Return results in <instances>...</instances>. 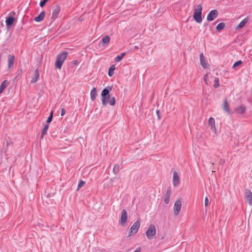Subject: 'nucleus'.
<instances>
[{"instance_id": "obj_24", "label": "nucleus", "mask_w": 252, "mask_h": 252, "mask_svg": "<svg viewBox=\"0 0 252 252\" xmlns=\"http://www.w3.org/2000/svg\"><path fill=\"white\" fill-rule=\"evenodd\" d=\"M110 37L108 35H106L101 39V42L103 45L107 44L110 42Z\"/></svg>"}, {"instance_id": "obj_34", "label": "nucleus", "mask_w": 252, "mask_h": 252, "mask_svg": "<svg viewBox=\"0 0 252 252\" xmlns=\"http://www.w3.org/2000/svg\"><path fill=\"white\" fill-rule=\"evenodd\" d=\"M85 184V182L83 181H80L77 187V190L79 189L80 188H81Z\"/></svg>"}, {"instance_id": "obj_47", "label": "nucleus", "mask_w": 252, "mask_h": 252, "mask_svg": "<svg viewBox=\"0 0 252 252\" xmlns=\"http://www.w3.org/2000/svg\"><path fill=\"white\" fill-rule=\"evenodd\" d=\"M47 196H48V197H49V194H48Z\"/></svg>"}, {"instance_id": "obj_29", "label": "nucleus", "mask_w": 252, "mask_h": 252, "mask_svg": "<svg viewBox=\"0 0 252 252\" xmlns=\"http://www.w3.org/2000/svg\"><path fill=\"white\" fill-rule=\"evenodd\" d=\"M225 27V24L224 23H219L216 27V29L218 31H220L223 30Z\"/></svg>"}, {"instance_id": "obj_2", "label": "nucleus", "mask_w": 252, "mask_h": 252, "mask_svg": "<svg viewBox=\"0 0 252 252\" xmlns=\"http://www.w3.org/2000/svg\"><path fill=\"white\" fill-rule=\"evenodd\" d=\"M68 55V52L63 51L58 55L55 62V66L58 69H61L62 65Z\"/></svg>"}, {"instance_id": "obj_28", "label": "nucleus", "mask_w": 252, "mask_h": 252, "mask_svg": "<svg viewBox=\"0 0 252 252\" xmlns=\"http://www.w3.org/2000/svg\"><path fill=\"white\" fill-rule=\"evenodd\" d=\"M115 69V65H112L109 68L108 70V74L109 76L111 77L114 74V71Z\"/></svg>"}, {"instance_id": "obj_30", "label": "nucleus", "mask_w": 252, "mask_h": 252, "mask_svg": "<svg viewBox=\"0 0 252 252\" xmlns=\"http://www.w3.org/2000/svg\"><path fill=\"white\" fill-rule=\"evenodd\" d=\"M53 111H52L50 113V114L49 116L48 117L47 121H46V124L49 125V124L52 122L53 119Z\"/></svg>"}, {"instance_id": "obj_43", "label": "nucleus", "mask_w": 252, "mask_h": 252, "mask_svg": "<svg viewBox=\"0 0 252 252\" xmlns=\"http://www.w3.org/2000/svg\"><path fill=\"white\" fill-rule=\"evenodd\" d=\"M134 49H139V47H138V46H135L134 47Z\"/></svg>"}, {"instance_id": "obj_37", "label": "nucleus", "mask_w": 252, "mask_h": 252, "mask_svg": "<svg viewBox=\"0 0 252 252\" xmlns=\"http://www.w3.org/2000/svg\"><path fill=\"white\" fill-rule=\"evenodd\" d=\"M156 113H157V116H158V120H160V118H161V117H160V112H159V110H157L156 111Z\"/></svg>"}, {"instance_id": "obj_11", "label": "nucleus", "mask_w": 252, "mask_h": 252, "mask_svg": "<svg viewBox=\"0 0 252 252\" xmlns=\"http://www.w3.org/2000/svg\"><path fill=\"white\" fill-rule=\"evenodd\" d=\"M200 62L201 66L204 68H208L209 67V64L205 60V58L203 53H201L199 55Z\"/></svg>"}, {"instance_id": "obj_40", "label": "nucleus", "mask_w": 252, "mask_h": 252, "mask_svg": "<svg viewBox=\"0 0 252 252\" xmlns=\"http://www.w3.org/2000/svg\"><path fill=\"white\" fill-rule=\"evenodd\" d=\"M6 147H8V145L11 143V140L9 139V140L6 139Z\"/></svg>"}, {"instance_id": "obj_4", "label": "nucleus", "mask_w": 252, "mask_h": 252, "mask_svg": "<svg viewBox=\"0 0 252 252\" xmlns=\"http://www.w3.org/2000/svg\"><path fill=\"white\" fill-rule=\"evenodd\" d=\"M156 234V228L155 225L150 224L146 231V235L149 239H152Z\"/></svg>"}, {"instance_id": "obj_25", "label": "nucleus", "mask_w": 252, "mask_h": 252, "mask_svg": "<svg viewBox=\"0 0 252 252\" xmlns=\"http://www.w3.org/2000/svg\"><path fill=\"white\" fill-rule=\"evenodd\" d=\"M126 53L124 52V53H121L120 55L117 56L115 58V62L118 63V62H120V61H121V60L124 57V56L126 55Z\"/></svg>"}, {"instance_id": "obj_3", "label": "nucleus", "mask_w": 252, "mask_h": 252, "mask_svg": "<svg viewBox=\"0 0 252 252\" xmlns=\"http://www.w3.org/2000/svg\"><path fill=\"white\" fill-rule=\"evenodd\" d=\"M202 7L201 4L197 5L196 8L194 10V14L193 15L194 20L197 23H200L202 22Z\"/></svg>"}, {"instance_id": "obj_14", "label": "nucleus", "mask_w": 252, "mask_h": 252, "mask_svg": "<svg viewBox=\"0 0 252 252\" xmlns=\"http://www.w3.org/2000/svg\"><path fill=\"white\" fill-rule=\"evenodd\" d=\"M15 58L13 54H9L8 56V68H10L11 66L13 65L14 62L15 61Z\"/></svg>"}, {"instance_id": "obj_17", "label": "nucleus", "mask_w": 252, "mask_h": 252, "mask_svg": "<svg viewBox=\"0 0 252 252\" xmlns=\"http://www.w3.org/2000/svg\"><path fill=\"white\" fill-rule=\"evenodd\" d=\"M45 15V12L44 11H42L37 16L34 18L35 22H40L42 21Z\"/></svg>"}, {"instance_id": "obj_38", "label": "nucleus", "mask_w": 252, "mask_h": 252, "mask_svg": "<svg viewBox=\"0 0 252 252\" xmlns=\"http://www.w3.org/2000/svg\"><path fill=\"white\" fill-rule=\"evenodd\" d=\"M22 71V70L21 69L20 70V71H19L18 70L17 71V72H16L17 75H16V77H15V79H16V78L18 77L19 75L21 73Z\"/></svg>"}, {"instance_id": "obj_44", "label": "nucleus", "mask_w": 252, "mask_h": 252, "mask_svg": "<svg viewBox=\"0 0 252 252\" xmlns=\"http://www.w3.org/2000/svg\"><path fill=\"white\" fill-rule=\"evenodd\" d=\"M224 161L222 160L221 159L220 160V163L222 164Z\"/></svg>"}, {"instance_id": "obj_9", "label": "nucleus", "mask_w": 252, "mask_h": 252, "mask_svg": "<svg viewBox=\"0 0 252 252\" xmlns=\"http://www.w3.org/2000/svg\"><path fill=\"white\" fill-rule=\"evenodd\" d=\"M218 16V11L217 10L214 9L211 10L207 17L208 21H213Z\"/></svg>"}, {"instance_id": "obj_27", "label": "nucleus", "mask_w": 252, "mask_h": 252, "mask_svg": "<svg viewBox=\"0 0 252 252\" xmlns=\"http://www.w3.org/2000/svg\"><path fill=\"white\" fill-rule=\"evenodd\" d=\"M120 171V165L116 164L113 169V172L115 175H116Z\"/></svg>"}, {"instance_id": "obj_35", "label": "nucleus", "mask_w": 252, "mask_h": 252, "mask_svg": "<svg viewBox=\"0 0 252 252\" xmlns=\"http://www.w3.org/2000/svg\"><path fill=\"white\" fill-rule=\"evenodd\" d=\"M48 1V0H41L39 3V5L41 7H43L45 5L46 3Z\"/></svg>"}, {"instance_id": "obj_15", "label": "nucleus", "mask_w": 252, "mask_h": 252, "mask_svg": "<svg viewBox=\"0 0 252 252\" xmlns=\"http://www.w3.org/2000/svg\"><path fill=\"white\" fill-rule=\"evenodd\" d=\"M245 197L248 200L250 204H252V193L250 190L247 189L246 190Z\"/></svg>"}, {"instance_id": "obj_33", "label": "nucleus", "mask_w": 252, "mask_h": 252, "mask_svg": "<svg viewBox=\"0 0 252 252\" xmlns=\"http://www.w3.org/2000/svg\"><path fill=\"white\" fill-rule=\"evenodd\" d=\"M242 63V62L241 60L236 61L233 65L232 67L233 68L238 66Z\"/></svg>"}, {"instance_id": "obj_21", "label": "nucleus", "mask_w": 252, "mask_h": 252, "mask_svg": "<svg viewBox=\"0 0 252 252\" xmlns=\"http://www.w3.org/2000/svg\"><path fill=\"white\" fill-rule=\"evenodd\" d=\"M97 95V91L96 88H93L90 93L91 99L92 101H94Z\"/></svg>"}, {"instance_id": "obj_45", "label": "nucleus", "mask_w": 252, "mask_h": 252, "mask_svg": "<svg viewBox=\"0 0 252 252\" xmlns=\"http://www.w3.org/2000/svg\"><path fill=\"white\" fill-rule=\"evenodd\" d=\"M207 25H208V23H204V27L207 26Z\"/></svg>"}, {"instance_id": "obj_19", "label": "nucleus", "mask_w": 252, "mask_h": 252, "mask_svg": "<svg viewBox=\"0 0 252 252\" xmlns=\"http://www.w3.org/2000/svg\"><path fill=\"white\" fill-rule=\"evenodd\" d=\"M246 110V107L242 105L240 106L236 107L235 109V111L237 114H242L245 112Z\"/></svg>"}, {"instance_id": "obj_12", "label": "nucleus", "mask_w": 252, "mask_h": 252, "mask_svg": "<svg viewBox=\"0 0 252 252\" xmlns=\"http://www.w3.org/2000/svg\"><path fill=\"white\" fill-rule=\"evenodd\" d=\"M172 193L170 187H169L166 192L164 196V202L165 204H168L170 201V197Z\"/></svg>"}, {"instance_id": "obj_7", "label": "nucleus", "mask_w": 252, "mask_h": 252, "mask_svg": "<svg viewBox=\"0 0 252 252\" xmlns=\"http://www.w3.org/2000/svg\"><path fill=\"white\" fill-rule=\"evenodd\" d=\"M182 204L181 199H179L175 201L173 209L175 215L177 216L179 215L181 209Z\"/></svg>"}, {"instance_id": "obj_23", "label": "nucleus", "mask_w": 252, "mask_h": 252, "mask_svg": "<svg viewBox=\"0 0 252 252\" xmlns=\"http://www.w3.org/2000/svg\"><path fill=\"white\" fill-rule=\"evenodd\" d=\"M8 84L9 83L6 80L3 81L1 83L0 86V94H1L3 91V90L7 87Z\"/></svg>"}, {"instance_id": "obj_42", "label": "nucleus", "mask_w": 252, "mask_h": 252, "mask_svg": "<svg viewBox=\"0 0 252 252\" xmlns=\"http://www.w3.org/2000/svg\"><path fill=\"white\" fill-rule=\"evenodd\" d=\"M141 248L138 247L133 252H140Z\"/></svg>"}, {"instance_id": "obj_20", "label": "nucleus", "mask_w": 252, "mask_h": 252, "mask_svg": "<svg viewBox=\"0 0 252 252\" xmlns=\"http://www.w3.org/2000/svg\"><path fill=\"white\" fill-rule=\"evenodd\" d=\"M223 109L227 113L231 114V112L229 109V105L227 102V99H225L223 101Z\"/></svg>"}, {"instance_id": "obj_22", "label": "nucleus", "mask_w": 252, "mask_h": 252, "mask_svg": "<svg viewBox=\"0 0 252 252\" xmlns=\"http://www.w3.org/2000/svg\"><path fill=\"white\" fill-rule=\"evenodd\" d=\"M249 20V18H246L244 19H243L236 27V29H241L243 28L246 24L247 23L248 21Z\"/></svg>"}, {"instance_id": "obj_31", "label": "nucleus", "mask_w": 252, "mask_h": 252, "mask_svg": "<svg viewBox=\"0 0 252 252\" xmlns=\"http://www.w3.org/2000/svg\"><path fill=\"white\" fill-rule=\"evenodd\" d=\"M220 86L219 84V78L217 77H215L214 79V83L213 84V87L215 88H218Z\"/></svg>"}, {"instance_id": "obj_46", "label": "nucleus", "mask_w": 252, "mask_h": 252, "mask_svg": "<svg viewBox=\"0 0 252 252\" xmlns=\"http://www.w3.org/2000/svg\"><path fill=\"white\" fill-rule=\"evenodd\" d=\"M204 81H205L206 82H207V79H206V78H205L204 79Z\"/></svg>"}, {"instance_id": "obj_18", "label": "nucleus", "mask_w": 252, "mask_h": 252, "mask_svg": "<svg viewBox=\"0 0 252 252\" xmlns=\"http://www.w3.org/2000/svg\"><path fill=\"white\" fill-rule=\"evenodd\" d=\"M39 76V70L36 68L34 72V76L31 81V83H35L38 80Z\"/></svg>"}, {"instance_id": "obj_41", "label": "nucleus", "mask_w": 252, "mask_h": 252, "mask_svg": "<svg viewBox=\"0 0 252 252\" xmlns=\"http://www.w3.org/2000/svg\"><path fill=\"white\" fill-rule=\"evenodd\" d=\"M72 64L74 65H77L79 63L77 60H74L72 61Z\"/></svg>"}, {"instance_id": "obj_39", "label": "nucleus", "mask_w": 252, "mask_h": 252, "mask_svg": "<svg viewBox=\"0 0 252 252\" xmlns=\"http://www.w3.org/2000/svg\"><path fill=\"white\" fill-rule=\"evenodd\" d=\"M65 113V110L64 108H62L61 110V115L62 116H63Z\"/></svg>"}, {"instance_id": "obj_13", "label": "nucleus", "mask_w": 252, "mask_h": 252, "mask_svg": "<svg viewBox=\"0 0 252 252\" xmlns=\"http://www.w3.org/2000/svg\"><path fill=\"white\" fill-rule=\"evenodd\" d=\"M180 179L178 173L176 171L173 172V184L174 186L176 187L179 184Z\"/></svg>"}, {"instance_id": "obj_32", "label": "nucleus", "mask_w": 252, "mask_h": 252, "mask_svg": "<svg viewBox=\"0 0 252 252\" xmlns=\"http://www.w3.org/2000/svg\"><path fill=\"white\" fill-rule=\"evenodd\" d=\"M108 103L110 105L114 106L116 103L115 97H112V98H110V100L109 99Z\"/></svg>"}, {"instance_id": "obj_10", "label": "nucleus", "mask_w": 252, "mask_h": 252, "mask_svg": "<svg viewBox=\"0 0 252 252\" xmlns=\"http://www.w3.org/2000/svg\"><path fill=\"white\" fill-rule=\"evenodd\" d=\"M61 11V7L59 5H57L55 9H54L52 17H51V21L52 22H54L56 19L57 18L59 14L60 13Z\"/></svg>"}, {"instance_id": "obj_5", "label": "nucleus", "mask_w": 252, "mask_h": 252, "mask_svg": "<svg viewBox=\"0 0 252 252\" xmlns=\"http://www.w3.org/2000/svg\"><path fill=\"white\" fill-rule=\"evenodd\" d=\"M11 15H15V12L13 11L9 13V15L6 18L5 24L7 28L11 27L16 21V19L11 16Z\"/></svg>"}, {"instance_id": "obj_16", "label": "nucleus", "mask_w": 252, "mask_h": 252, "mask_svg": "<svg viewBox=\"0 0 252 252\" xmlns=\"http://www.w3.org/2000/svg\"><path fill=\"white\" fill-rule=\"evenodd\" d=\"M208 125L210 126L211 130L214 131H216V128L215 126V121L213 118L211 117L209 118L208 120Z\"/></svg>"}, {"instance_id": "obj_8", "label": "nucleus", "mask_w": 252, "mask_h": 252, "mask_svg": "<svg viewBox=\"0 0 252 252\" xmlns=\"http://www.w3.org/2000/svg\"><path fill=\"white\" fill-rule=\"evenodd\" d=\"M127 219V213L125 209H123L121 212V219L119 221L121 226H124Z\"/></svg>"}, {"instance_id": "obj_1", "label": "nucleus", "mask_w": 252, "mask_h": 252, "mask_svg": "<svg viewBox=\"0 0 252 252\" xmlns=\"http://www.w3.org/2000/svg\"><path fill=\"white\" fill-rule=\"evenodd\" d=\"M112 89V87L107 86L103 89L101 92V101L103 106L106 105L108 103V100L110 98V93Z\"/></svg>"}, {"instance_id": "obj_26", "label": "nucleus", "mask_w": 252, "mask_h": 252, "mask_svg": "<svg viewBox=\"0 0 252 252\" xmlns=\"http://www.w3.org/2000/svg\"><path fill=\"white\" fill-rule=\"evenodd\" d=\"M48 128H49L48 124L45 125L42 129V134L41 135V138H43L44 135L47 133Z\"/></svg>"}, {"instance_id": "obj_6", "label": "nucleus", "mask_w": 252, "mask_h": 252, "mask_svg": "<svg viewBox=\"0 0 252 252\" xmlns=\"http://www.w3.org/2000/svg\"><path fill=\"white\" fill-rule=\"evenodd\" d=\"M140 219L136 221L130 228V231L129 232L128 236H130L132 234H135L138 230L140 226Z\"/></svg>"}, {"instance_id": "obj_36", "label": "nucleus", "mask_w": 252, "mask_h": 252, "mask_svg": "<svg viewBox=\"0 0 252 252\" xmlns=\"http://www.w3.org/2000/svg\"><path fill=\"white\" fill-rule=\"evenodd\" d=\"M209 204V200L207 197H205V206H207Z\"/></svg>"}]
</instances>
